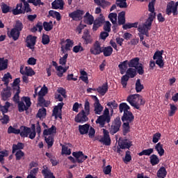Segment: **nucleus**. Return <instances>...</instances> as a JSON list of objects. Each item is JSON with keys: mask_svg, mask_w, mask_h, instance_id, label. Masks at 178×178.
Masks as SVG:
<instances>
[{"mask_svg": "<svg viewBox=\"0 0 178 178\" xmlns=\"http://www.w3.org/2000/svg\"><path fill=\"white\" fill-rule=\"evenodd\" d=\"M72 155L74 158H76V159L72 156H69L68 159L73 163H75L76 162H77L78 163H82L83 162L86 161L88 158V156L83 154L82 151L74 152L72 153Z\"/></svg>", "mask_w": 178, "mask_h": 178, "instance_id": "4", "label": "nucleus"}, {"mask_svg": "<svg viewBox=\"0 0 178 178\" xmlns=\"http://www.w3.org/2000/svg\"><path fill=\"white\" fill-rule=\"evenodd\" d=\"M32 103L31 102V98L29 97L24 96L22 98L21 102L17 105L18 111L22 113L24 111H27L31 107Z\"/></svg>", "mask_w": 178, "mask_h": 178, "instance_id": "5", "label": "nucleus"}, {"mask_svg": "<svg viewBox=\"0 0 178 178\" xmlns=\"http://www.w3.org/2000/svg\"><path fill=\"white\" fill-rule=\"evenodd\" d=\"M8 59H5V58H0V71H3L8 68Z\"/></svg>", "mask_w": 178, "mask_h": 178, "instance_id": "39", "label": "nucleus"}, {"mask_svg": "<svg viewBox=\"0 0 178 178\" xmlns=\"http://www.w3.org/2000/svg\"><path fill=\"white\" fill-rule=\"evenodd\" d=\"M103 52L104 56L108 57L112 55L113 52V49L112 47H103L102 49V53Z\"/></svg>", "mask_w": 178, "mask_h": 178, "instance_id": "33", "label": "nucleus"}, {"mask_svg": "<svg viewBox=\"0 0 178 178\" xmlns=\"http://www.w3.org/2000/svg\"><path fill=\"white\" fill-rule=\"evenodd\" d=\"M129 76H128L127 74L122 76L121 77V84L122 86V88H125L127 85V82L129 81Z\"/></svg>", "mask_w": 178, "mask_h": 178, "instance_id": "52", "label": "nucleus"}, {"mask_svg": "<svg viewBox=\"0 0 178 178\" xmlns=\"http://www.w3.org/2000/svg\"><path fill=\"white\" fill-rule=\"evenodd\" d=\"M46 115H47V109L44 108H42L39 109V111H38L36 117L41 119L42 117L46 116Z\"/></svg>", "mask_w": 178, "mask_h": 178, "instance_id": "53", "label": "nucleus"}, {"mask_svg": "<svg viewBox=\"0 0 178 178\" xmlns=\"http://www.w3.org/2000/svg\"><path fill=\"white\" fill-rule=\"evenodd\" d=\"M154 149L150 148V149H148L143 150L141 152H139L138 154V155L139 156H142L143 155H145V156H150L151 154H154Z\"/></svg>", "mask_w": 178, "mask_h": 178, "instance_id": "45", "label": "nucleus"}, {"mask_svg": "<svg viewBox=\"0 0 178 178\" xmlns=\"http://www.w3.org/2000/svg\"><path fill=\"white\" fill-rule=\"evenodd\" d=\"M16 161H20L24 156V152L22 150H18L15 153Z\"/></svg>", "mask_w": 178, "mask_h": 178, "instance_id": "62", "label": "nucleus"}, {"mask_svg": "<svg viewBox=\"0 0 178 178\" xmlns=\"http://www.w3.org/2000/svg\"><path fill=\"white\" fill-rule=\"evenodd\" d=\"M149 11L151 13L149 15V17L146 19V21L154 22L156 18V13H155V6L154 2L151 1L149 3Z\"/></svg>", "mask_w": 178, "mask_h": 178, "instance_id": "13", "label": "nucleus"}, {"mask_svg": "<svg viewBox=\"0 0 178 178\" xmlns=\"http://www.w3.org/2000/svg\"><path fill=\"white\" fill-rule=\"evenodd\" d=\"M139 61H140V58L138 57H136V58H134L133 59H131L128 63L129 67L135 68L138 65H140Z\"/></svg>", "mask_w": 178, "mask_h": 178, "instance_id": "34", "label": "nucleus"}, {"mask_svg": "<svg viewBox=\"0 0 178 178\" xmlns=\"http://www.w3.org/2000/svg\"><path fill=\"white\" fill-rule=\"evenodd\" d=\"M94 3L97 5V6H101L102 8H105L106 6H110V2L105 0H93Z\"/></svg>", "mask_w": 178, "mask_h": 178, "instance_id": "35", "label": "nucleus"}, {"mask_svg": "<svg viewBox=\"0 0 178 178\" xmlns=\"http://www.w3.org/2000/svg\"><path fill=\"white\" fill-rule=\"evenodd\" d=\"M107 106L109 108H111V112H113V109L118 108V104L115 100H113L112 102L107 103Z\"/></svg>", "mask_w": 178, "mask_h": 178, "instance_id": "63", "label": "nucleus"}, {"mask_svg": "<svg viewBox=\"0 0 178 178\" xmlns=\"http://www.w3.org/2000/svg\"><path fill=\"white\" fill-rule=\"evenodd\" d=\"M167 170L164 166H162L159 168L157 172V177L159 178H165L167 176Z\"/></svg>", "mask_w": 178, "mask_h": 178, "instance_id": "37", "label": "nucleus"}, {"mask_svg": "<svg viewBox=\"0 0 178 178\" xmlns=\"http://www.w3.org/2000/svg\"><path fill=\"white\" fill-rule=\"evenodd\" d=\"M130 124L129 122H122V135L124 136L131 131Z\"/></svg>", "mask_w": 178, "mask_h": 178, "instance_id": "31", "label": "nucleus"}, {"mask_svg": "<svg viewBox=\"0 0 178 178\" xmlns=\"http://www.w3.org/2000/svg\"><path fill=\"white\" fill-rule=\"evenodd\" d=\"M32 10L29 3H25V5L23 6V3H19L17 4L16 8L13 9V13L15 15H18L20 14L24 13H31Z\"/></svg>", "mask_w": 178, "mask_h": 178, "instance_id": "3", "label": "nucleus"}, {"mask_svg": "<svg viewBox=\"0 0 178 178\" xmlns=\"http://www.w3.org/2000/svg\"><path fill=\"white\" fill-rule=\"evenodd\" d=\"M57 131V128L54 126L52 125L49 129H45L43 131V136H51L53 134H56Z\"/></svg>", "mask_w": 178, "mask_h": 178, "instance_id": "26", "label": "nucleus"}, {"mask_svg": "<svg viewBox=\"0 0 178 178\" xmlns=\"http://www.w3.org/2000/svg\"><path fill=\"white\" fill-rule=\"evenodd\" d=\"M90 52L95 56L99 55L102 53V48L101 47V44L98 40L95 41L92 47L90 48Z\"/></svg>", "mask_w": 178, "mask_h": 178, "instance_id": "12", "label": "nucleus"}, {"mask_svg": "<svg viewBox=\"0 0 178 178\" xmlns=\"http://www.w3.org/2000/svg\"><path fill=\"white\" fill-rule=\"evenodd\" d=\"M119 147L122 149H129L131 147L133 146L132 142L128 139H122L120 138V141L118 142Z\"/></svg>", "mask_w": 178, "mask_h": 178, "instance_id": "14", "label": "nucleus"}, {"mask_svg": "<svg viewBox=\"0 0 178 178\" xmlns=\"http://www.w3.org/2000/svg\"><path fill=\"white\" fill-rule=\"evenodd\" d=\"M70 69L69 66L63 67L62 65H59L56 67V70L58 71L57 76L59 77H63V74L67 72V70Z\"/></svg>", "mask_w": 178, "mask_h": 178, "instance_id": "32", "label": "nucleus"}, {"mask_svg": "<svg viewBox=\"0 0 178 178\" xmlns=\"http://www.w3.org/2000/svg\"><path fill=\"white\" fill-rule=\"evenodd\" d=\"M50 42L49 36L45 33L42 34V43L43 45H48Z\"/></svg>", "mask_w": 178, "mask_h": 178, "instance_id": "57", "label": "nucleus"}, {"mask_svg": "<svg viewBox=\"0 0 178 178\" xmlns=\"http://www.w3.org/2000/svg\"><path fill=\"white\" fill-rule=\"evenodd\" d=\"M126 75L130 78H134L137 76V71L134 68H129L126 72Z\"/></svg>", "mask_w": 178, "mask_h": 178, "instance_id": "44", "label": "nucleus"}, {"mask_svg": "<svg viewBox=\"0 0 178 178\" xmlns=\"http://www.w3.org/2000/svg\"><path fill=\"white\" fill-rule=\"evenodd\" d=\"M131 107L127 103H120L119 105L120 113L130 112Z\"/></svg>", "mask_w": 178, "mask_h": 178, "instance_id": "24", "label": "nucleus"}, {"mask_svg": "<svg viewBox=\"0 0 178 178\" xmlns=\"http://www.w3.org/2000/svg\"><path fill=\"white\" fill-rule=\"evenodd\" d=\"M154 149L157 151L160 156H163L165 154V150L163 149V145L160 142L155 145Z\"/></svg>", "mask_w": 178, "mask_h": 178, "instance_id": "27", "label": "nucleus"}, {"mask_svg": "<svg viewBox=\"0 0 178 178\" xmlns=\"http://www.w3.org/2000/svg\"><path fill=\"white\" fill-rule=\"evenodd\" d=\"M82 38L83 39L85 44L86 45H88L90 44H92V39L90 35V33L88 31H86L83 33Z\"/></svg>", "mask_w": 178, "mask_h": 178, "instance_id": "28", "label": "nucleus"}, {"mask_svg": "<svg viewBox=\"0 0 178 178\" xmlns=\"http://www.w3.org/2000/svg\"><path fill=\"white\" fill-rule=\"evenodd\" d=\"M90 114V105L88 100H86L84 104V110L79 111L75 116L74 121L76 123H86L88 122V115Z\"/></svg>", "mask_w": 178, "mask_h": 178, "instance_id": "1", "label": "nucleus"}, {"mask_svg": "<svg viewBox=\"0 0 178 178\" xmlns=\"http://www.w3.org/2000/svg\"><path fill=\"white\" fill-rule=\"evenodd\" d=\"M127 101L131 106L137 110H140V106L145 104V101H143L142 95L138 94L129 95L127 97Z\"/></svg>", "mask_w": 178, "mask_h": 178, "instance_id": "2", "label": "nucleus"}, {"mask_svg": "<svg viewBox=\"0 0 178 178\" xmlns=\"http://www.w3.org/2000/svg\"><path fill=\"white\" fill-rule=\"evenodd\" d=\"M122 123H133L134 121V115L131 111L126 112L121 117Z\"/></svg>", "mask_w": 178, "mask_h": 178, "instance_id": "10", "label": "nucleus"}, {"mask_svg": "<svg viewBox=\"0 0 178 178\" xmlns=\"http://www.w3.org/2000/svg\"><path fill=\"white\" fill-rule=\"evenodd\" d=\"M44 141L47 144V148H51L54 144V136L49 135L48 137L44 136Z\"/></svg>", "mask_w": 178, "mask_h": 178, "instance_id": "25", "label": "nucleus"}, {"mask_svg": "<svg viewBox=\"0 0 178 178\" xmlns=\"http://www.w3.org/2000/svg\"><path fill=\"white\" fill-rule=\"evenodd\" d=\"M24 70H25V76H32L35 75V71H33L31 67H25Z\"/></svg>", "mask_w": 178, "mask_h": 178, "instance_id": "50", "label": "nucleus"}, {"mask_svg": "<svg viewBox=\"0 0 178 178\" xmlns=\"http://www.w3.org/2000/svg\"><path fill=\"white\" fill-rule=\"evenodd\" d=\"M20 32L19 31L12 29L8 34V37L13 38L14 41H17L20 37Z\"/></svg>", "mask_w": 178, "mask_h": 178, "instance_id": "22", "label": "nucleus"}, {"mask_svg": "<svg viewBox=\"0 0 178 178\" xmlns=\"http://www.w3.org/2000/svg\"><path fill=\"white\" fill-rule=\"evenodd\" d=\"M64 103H58L57 106L54 107L52 111V116L58 117L60 119H62V109L63 108Z\"/></svg>", "mask_w": 178, "mask_h": 178, "instance_id": "11", "label": "nucleus"}, {"mask_svg": "<svg viewBox=\"0 0 178 178\" xmlns=\"http://www.w3.org/2000/svg\"><path fill=\"white\" fill-rule=\"evenodd\" d=\"M10 107V103L6 102V105L5 106H1L0 107V111L2 113L3 115H5L6 113H8V111H9V108Z\"/></svg>", "mask_w": 178, "mask_h": 178, "instance_id": "49", "label": "nucleus"}, {"mask_svg": "<svg viewBox=\"0 0 178 178\" xmlns=\"http://www.w3.org/2000/svg\"><path fill=\"white\" fill-rule=\"evenodd\" d=\"M95 102L94 103V112L95 115H101L102 111H104V106L99 103V100L97 96H94Z\"/></svg>", "mask_w": 178, "mask_h": 178, "instance_id": "15", "label": "nucleus"}, {"mask_svg": "<svg viewBox=\"0 0 178 178\" xmlns=\"http://www.w3.org/2000/svg\"><path fill=\"white\" fill-rule=\"evenodd\" d=\"M19 94H20V87H17V90H16L15 95L13 97V101L15 104H17L19 106L21 101L19 100Z\"/></svg>", "mask_w": 178, "mask_h": 178, "instance_id": "48", "label": "nucleus"}, {"mask_svg": "<svg viewBox=\"0 0 178 178\" xmlns=\"http://www.w3.org/2000/svg\"><path fill=\"white\" fill-rule=\"evenodd\" d=\"M135 70H137V72L139 75H143L144 74V70H143V64H138V66H136V67H134Z\"/></svg>", "mask_w": 178, "mask_h": 178, "instance_id": "64", "label": "nucleus"}, {"mask_svg": "<svg viewBox=\"0 0 178 178\" xmlns=\"http://www.w3.org/2000/svg\"><path fill=\"white\" fill-rule=\"evenodd\" d=\"M116 6L120 8H127L129 6L127 0H116Z\"/></svg>", "mask_w": 178, "mask_h": 178, "instance_id": "46", "label": "nucleus"}, {"mask_svg": "<svg viewBox=\"0 0 178 178\" xmlns=\"http://www.w3.org/2000/svg\"><path fill=\"white\" fill-rule=\"evenodd\" d=\"M24 148V143L18 142L17 144L13 145V154H15L16 152L22 151Z\"/></svg>", "mask_w": 178, "mask_h": 178, "instance_id": "30", "label": "nucleus"}, {"mask_svg": "<svg viewBox=\"0 0 178 178\" xmlns=\"http://www.w3.org/2000/svg\"><path fill=\"white\" fill-rule=\"evenodd\" d=\"M105 146L111 145V138L108 130L103 129V136L99 140Z\"/></svg>", "mask_w": 178, "mask_h": 178, "instance_id": "9", "label": "nucleus"}, {"mask_svg": "<svg viewBox=\"0 0 178 178\" xmlns=\"http://www.w3.org/2000/svg\"><path fill=\"white\" fill-rule=\"evenodd\" d=\"M43 28L45 31H50L51 30H53L54 25H50L47 22H44Z\"/></svg>", "mask_w": 178, "mask_h": 178, "instance_id": "61", "label": "nucleus"}, {"mask_svg": "<svg viewBox=\"0 0 178 178\" xmlns=\"http://www.w3.org/2000/svg\"><path fill=\"white\" fill-rule=\"evenodd\" d=\"M65 2L63 0H54L51 3V8L54 10L60 9L63 10L64 9Z\"/></svg>", "mask_w": 178, "mask_h": 178, "instance_id": "19", "label": "nucleus"}, {"mask_svg": "<svg viewBox=\"0 0 178 178\" xmlns=\"http://www.w3.org/2000/svg\"><path fill=\"white\" fill-rule=\"evenodd\" d=\"M31 132V129L28 127H24L22 126L19 127V136H21L22 138H28L29 135Z\"/></svg>", "mask_w": 178, "mask_h": 178, "instance_id": "20", "label": "nucleus"}, {"mask_svg": "<svg viewBox=\"0 0 178 178\" xmlns=\"http://www.w3.org/2000/svg\"><path fill=\"white\" fill-rule=\"evenodd\" d=\"M84 11L83 10H76L69 13V17L75 22L81 21Z\"/></svg>", "mask_w": 178, "mask_h": 178, "instance_id": "8", "label": "nucleus"}, {"mask_svg": "<svg viewBox=\"0 0 178 178\" xmlns=\"http://www.w3.org/2000/svg\"><path fill=\"white\" fill-rule=\"evenodd\" d=\"M111 118L106 117L104 115H100L95 120L96 124H99L102 128L104 127L106 123H110Z\"/></svg>", "mask_w": 178, "mask_h": 178, "instance_id": "17", "label": "nucleus"}, {"mask_svg": "<svg viewBox=\"0 0 178 178\" xmlns=\"http://www.w3.org/2000/svg\"><path fill=\"white\" fill-rule=\"evenodd\" d=\"M144 87L141 84L140 79H137L136 82V92H141Z\"/></svg>", "mask_w": 178, "mask_h": 178, "instance_id": "54", "label": "nucleus"}, {"mask_svg": "<svg viewBox=\"0 0 178 178\" xmlns=\"http://www.w3.org/2000/svg\"><path fill=\"white\" fill-rule=\"evenodd\" d=\"M122 126V121L120 118H116L112 122V125L110 129V134L111 135L115 134L118 131L120 130V127Z\"/></svg>", "mask_w": 178, "mask_h": 178, "instance_id": "7", "label": "nucleus"}, {"mask_svg": "<svg viewBox=\"0 0 178 178\" xmlns=\"http://www.w3.org/2000/svg\"><path fill=\"white\" fill-rule=\"evenodd\" d=\"M117 13H110L108 15V18L110 21L112 22L113 24H115L117 22Z\"/></svg>", "mask_w": 178, "mask_h": 178, "instance_id": "59", "label": "nucleus"}, {"mask_svg": "<svg viewBox=\"0 0 178 178\" xmlns=\"http://www.w3.org/2000/svg\"><path fill=\"white\" fill-rule=\"evenodd\" d=\"M108 83H104L102 86L96 88V91L99 92L102 96H104L108 92Z\"/></svg>", "mask_w": 178, "mask_h": 178, "instance_id": "23", "label": "nucleus"}, {"mask_svg": "<svg viewBox=\"0 0 178 178\" xmlns=\"http://www.w3.org/2000/svg\"><path fill=\"white\" fill-rule=\"evenodd\" d=\"M127 65H129V60H126L124 62L120 63L118 65V67L120 69V74H124L125 72V69L127 68Z\"/></svg>", "mask_w": 178, "mask_h": 178, "instance_id": "38", "label": "nucleus"}, {"mask_svg": "<svg viewBox=\"0 0 178 178\" xmlns=\"http://www.w3.org/2000/svg\"><path fill=\"white\" fill-rule=\"evenodd\" d=\"M1 9L2 13H9L13 12L12 8L3 2L1 3Z\"/></svg>", "mask_w": 178, "mask_h": 178, "instance_id": "41", "label": "nucleus"}, {"mask_svg": "<svg viewBox=\"0 0 178 178\" xmlns=\"http://www.w3.org/2000/svg\"><path fill=\"white\" fill-rule=\"evenodd\" d=\"M150 163L152 166L158 165L160 162L159 158L156 154H152L150 157Z\"/></svg>", "mask_w": 178, "mask_h": 178, "instance_id": "42", "label": "nucleus"}, {"mask_svg": "<svg viewBox=\"0 0 178 178\" xmlns=\"http://www.w3.org/2000/svg\"><path fill=\"white\" fill-rule=\"evenodd\" d=\"M113 170L112 165H106L103 168V172L105 175H111Z\"/></svg>", "mask_w": 178, "mask_h": 178, "instance_id": "58", "label": "nucleus"}, {"mask_svg": "<svg viewBox=\"0 0 178 178\" xmlns=\"http://www.w3.org/2000/svg\"><path fill=\"white\" fill-rule=\"evenodd\" d=\"M23 28H24V25L22 22L20 20H17L15 22V26L13 29L21 32L23 30Z\"/></svg>", "mask_w": 178, "mask_h": 178, "instance_id": "47", "label": "nucleus"}, {"mask_svg": "<svg viewBox=\"0 0 178 178\" xmlns=\"http://www.w3.org/2000/svg\"><path fill=\"white\" fill-rule=\"evenodd\" d=\"M163 52H164L163 50L156 51L153 56V60H155L157 59L163 58Z\"/></svg>", "mask_w": 178, "mask_h": 178, "instance_id": "56", "label": "nucleus"}, {"mask_svg": "<svg viewBox=\"0 0 178 178\" xmlns=\"http://www.w3.org/2000/svg\"><path fill=\"white\" fill-rule=\"evenodd\" d=\"M36 41H37V36H33L31 35H29L26 39V47L31 49H33V47L36 44Z\"/></svg>", "mask_w": 178, "mask_h": 178, "instance_id": "16", "label": "nucleus"}, {"mask_svg": "<svg viewBox=\"0 0 178 178\" xmlns=\"http://www.w3.org/2000/svg\"><path fill=\"white\" fill-rule=\"evenodd\" d=\"M69 56V54H66L65 56H63V57H60L59 59V64L62 66H65L67 63V59Z\"/></svg>", "mask_w": 178, "mask_h": 178, "instance_id": "60", "label": "nucleus"}, {"mask_svg": "<svg viewBox=\"0 0 178 178\" xmlns=\"http://www.w3.org/2000/svg\"><path fill=\"white\" fill-rule=\"evenodd\" d=\"M62 146L61 154L62 155H71L72 152L67 146L60 144Z\"/></svg>", "mask_w": 178, "mask_h": 178, "instance_id": "51", "label": "nucleus"}, {"mask_svg": "<svg viewBox=\"0 0 178 178\" xmlns=\"http://www.w3.org/2000/svg\"><path fill=\"white\" fill-rule=\"evenodd\" d=\"M8 134H14L16 135H19L20 134V129H15L13 127L10 126L8 128Z\"/></svg>", "mask_w": 178, "mask_h": 178, "instance_id": "55", "label": "nucleus"}, {"mask_svg": "<svg viewBox=\"0 0 178 178\" xmlns=\"http://www.w3.org/2000/svg\"><path fill=\"white\" fill-rule=\"evenodd\" d=\"M118 24L120 26L124 25L125 24L126 19H125V11H122L120 13H118Z\"/></svg>", "mask_w": 178, "mask_h": 178, "instance_id": "36", "label": "nucleus"}, {"mask_svg": "<svg viewBox=\"0 0 178 178\" xmlns=\"http://www.w3.org/2000/svg\"><path fill=\"white\" fill-rule=\"evenodd\" d=\"M49 17H52L53 18H56L58 22H60L62 19V17L60 13L54 10H50L49 11Z\"/></svg>", "mask_w": 178, "mask_h": 178, "instance_id": "29", "label": "nucleus"}, {"mask_svg": "<svg viewBox=\"0 0 178 178\" xmlns=\"http://www.w3.org/2000/svg\"><path fill=\"white\" fill-rule=\"evenodd\" d=\"M9 88L7 87L6 88H4V92L1 94L2 99L4 101H6L8 99H9L11 97V92L10 90H8Z\"/></svg>", "mask_w": 178, "mask_h": 178, "instance_id": "40", "label": "nucleus"}, {"mask_svg": "<svg viewBox=\"0 0 178 178\" xmlns=\"http://www.w3.org/2000/svg\"><path fill=\"white\" fill-rule=\"evenodd\" d=\"M94 22L102 26L105 23V17L100 14L99 17H96Z\"/></svg>", "mask_w": 178, "mask_h": 178, "instance_id": "43", "label": "nucleus"}, {"mask_svg": "<svg viewBox=\"0 0 178 178\" xmlns=\"http://www.w3.org/2000/svg\"><path fill=\"white\" fill-rule=\"evenodd\" d=\"M90 127H91L89 124L79 125L78 129L79 134H81V135L88 134Z\"/></svg>", "mask_w": 178, "mask_h": 178, "instance_id": "21", "label": "nucleus"}, {"mask_svg": "<svg viewBox=\"0 0 178 178\" xmlns=\"http://www.w3.org/2000/svg\"><path fill=\"white\" fill-rule=\"evenodd\" d=\"M44 178H56L54 175V172H51L47 165H43L41 171Z\"/></svg>", "mask_w": 178, "mask_h": 178, "instance_id": "18", "label": "nucleus"}, {"mask_svg": "<svg viewBox=\"0 0 178 178\" xmlns=\"http://www.w3.org/2000/svg\"><path fill=\"white\" fill-rule=\"evenodd\" d=\"M152 21L146 20L145 22L143 25H138V31L143 35H145L146 37L149 36V31L151 30Z\"/></svg>", "mask_w": 178, "mask_h": 178, "instance_id": "6", "label": "nucleus"}]
</instances>
